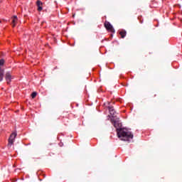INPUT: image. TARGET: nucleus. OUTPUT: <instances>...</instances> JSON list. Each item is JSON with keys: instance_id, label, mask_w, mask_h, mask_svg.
I'll return each instance as SVG.
<instances>
[{"instance_id": "obj_9", "label": "nucleus", "mask_w": 182, "mask_h": 182, "mask_svg": "<svg viewBox=\"0 0 182 182\" xmlns=\"http://www.w3.org/2000/svg\"><path fill=\"white\" fill-rule=\"evenodd\" d=\"M4 70L0 68V82H2V80H4Z\"/></svg>"}, {"instance_id": "obj_1", "label": "nucleus", "mask_w": 182, "mask_h": 182, "mask_svg": "<svg viewBox=\"0 0 182 182\" xmlns=\"http://www.w3.org/2000/svg\"><path fill=\"white\" fill-rule=\"evenodd\" d=\"M111 122L112 123L114 127L117 129V134L119 139H121L123 141H130L133 139V134L130 132L124 131V128L122 127V123L119 119H111Z\"/></svg>"}, {"instance_id": "obj_5", "label": "nucleus", "mask_w": 182, "mask_h": 182, "mask_svg": "<svg viewBox=\"0 0 182 182\" xmlns=\"http://www.w3.org/2000/svg\"><path fill=\"white\" fill-rule=\"evenodd\" d=\"M108 107L107 109L109 110V114H111V116H114V114H116V110H114V107H113V106H110V102H107Z\"/></svg>"}, {"instance_id": "obj_6", "label": "nucleus", "mask_w": 182, "mask_h": 182, "mask_svg": "<svg viewBox=\"0 0 182 182\" xmlns=\"http://www.w3.org/2000/svg\"><path fill=\"white\" fill-rule=\"evenodd\" d=\"M42 5H43V3H42V1H41V0H38L36 1V6L38 7L37 10L38 11V12H41L43 9Z\"/></svg>"}, {"instance_id": "obj_10", "label": "nucleus", "mask_w": 182, "mask_h": 182, "mask_svg": "<svg viewBox=\"0 0 182 182\" xmlns=\"http://www.w3.org/2000/svg\"><path fill=\"white\" fill-rule=\"evenodd\" d=\"M37 95H38V92H33V93H31L32 99H35V97H36Z\"/></svg>"}, {"instance_id": "obj_4", "label": "nucleus", "mask_w": 182, "mask_h": 182, "mask_svg": "<svg viewBox=\"0 0 182 182\" xmlns=\"http://www.w3.org/2000/svg\"><path fill=\"white\" fill-rule=\"evenodd\" d=\"M5 80L7 85H11V82H12V75L11 74V72L6 73Z\"/></svg>"}, {"instance_id": "obj_2", "label": "nucleus", "mask_w": 182, "mask_h": 182, "mask_svg": "<svg viewBox=\"0 0 182 182\" xmlns=\"http://www.w3.org/2000/svg\"><path fill=\"white\" fill-rule=\"evenodd\" d=\"M16 136H18V134L16 132H12L9 138V142L7 144V146L9 149H11L14 143L15 142V139H16Z\"/></svg>"}, {"instance_id": "obj_3", "label": "nucleus", "mask_w": 182, "mask_h": 182, "mask_svg": "<svg viewBox=\"0 0 182 182\" xmlns=\"http://www.w3.org/2000/svg\"><path fill=\"white\" fill-rule=\"evenodd\" d=\"M104 26L108 32L115 33L116 31L114 30V28H113V26L110 23V22L105 21V22L104 23Z\"/></svg>"}, {"instance_id": "obj_7", "label": "nucleus", "mask_w": 182, "mask_h": 182, "mask_svg": "<svg viewBox=\"0 0 182 182\" xmlns=\"http://www.w3.org/2000/svg\"><path fill=\"white\" fill-rule=\"evenodd\" d=\"M12 21H11V23H12V27L13 28H15V26H16V23L18 22V16H14L12 18Z\"/></svg>"}, {"instance_id": "obj_12", "label": "nucleus", "mask_w": 182, "mask_h": 182, "mask_svg": "<svg viewBox=\"0 0 182 182\" xmlns=\"http://www.w3.org/2000/svg\"><path fill=\"white\" fill-rule=\"evenodd\" d=\"M149 55H151V53H149Z\"/></svg>"}, {"instance_id": "obj_13", "label": "nucleus", "mask_w": 182, "mask_h": 182, "mask_svg": "<svg viewBox=\"0 0 182 182\" xmlns=\"http://www.w3.org/2000/svg\"><path fill=\"white\" fill-rule=\"evenodd\" d=\"M1 21H0V23H1Z\"/></svg>"}, {"instance_id": "obj_8", "label": "nucleus", "mask_w": 182, "mask_h": 182, "mask_svg": "<svg viewBox=\"0 0 182 182\" xmlns=\"http://www.w3.org/2000/svg\"><path fill=\"white\" fill-rule=\"evenodd\" d=\"M119 35L122 39H124V38H126V35H127V32L126 30L122 29L119 31Z\"/></svg>"}, {"instance_id": "obj_11", "label": "nucleus", "mask_w": 182, "mask_h": 182, "mask_svg": "<svg viewBox=\"0 0 182 182\" xmlns=\"http://www.w3.org/2000/svg\"><path fill=\"white\" fill-rule=\"evenodd\" d=\"M4 63H5V60L1 59L0 60V66H4Z\"/></svg>"}]
</instances>
